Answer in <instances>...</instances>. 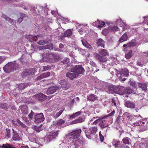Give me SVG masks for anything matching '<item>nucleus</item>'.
Masks as SVG:
<instances>
[{
    "instance_id": "f257e3e1",
    "label": "nucleus",
    "mask_w": 148,
    "mask_h": 148,
    "mask_svg": "<svg viewBox=\"0 0 148 148\" xmlns=\"http://www.w3.org/2000/svg\"><path fill=\"white\" fill-rule=\"evenodd\" d=\"M99 54L95 53L94 55V57L101 62H105L107 61V58L105 57L107 54L106 50L104 49H102L99 52Z\"/></svg>"
},
{
    "instance_id": "f03ea898",
    "label": "nucleus",
    "mask_w": 148,
    "mask_h": 148,
    "mask_svg": "<svg viewBox=\"0 0 148 148\" xmlns=\"http://www.w3.org/2000/svg\"><path fill=\"white\" fill-rule=\"evenodd\" d=\"M15 61L8 63L3 67L4 71L5 73H10L13 71L14 69H16L18 64L14 63Z\"/></svg>"
},
{
    "instance_id": "7ed1b4c3",
    "label": "nucleus",
    "mask_w": 148,
    "mask_h": 148,
    "mask_svg": "<svg viewBox=\"0 0 148 148\" xmlns=\"http://www.w3.org/2000/svg\"><path fill=\"white\" fill-rule=\"evenodd\" d=\"M97 129L95 127L90 128L88 130L85 131L86 135L89 139H93L96 137L95 134L97 131Z\"/></svg>"
},
{
    "instance_id": "20e7f679",
    "label": "nucleus",
    "mask_w": 148,
    "mask_h": 148,
    "mask_svg": "<svg viewBox=\"0 0 148 148\" xmlns=\"http://www.w3.org/2000/svg\"><path fill=\"white\" fill-rule=\"evenodd\" d=\"M42 56L43 59H47L49 62H56V54L54 53H48L46 52L42 54Z\"/></svg>"
},
{
    "instance_id": "39448f33",
    "label": "nucleus",
    "mask_w": 148,
    "mask_h": 148,
    "mask_svg": "<svg viewBox=\"0 0 148 148\" xmlns=\"http://www.w3.org/2000/svg\"><path fill=\"white\" fill-rule=\"evenodd\" d=\"M81 129H76L68 134V136L71 139L77 138L80 136Z\"/></svg>"
},
{
    "instance_id": "423d86ee",
    "label": "nucleus",
    "mask_w": 148,
    "mask_h": 148,
    "mask_svg": "<svg viewBox=\"0 0 148 148\" xmlns=\"http://www.w3.org/2000/svg\"><path fill=\"white\" fill-rule=\"evenodd\" d=\"M73 72H75L77 77L79 74H83L84 72V68L80 65H75L73 68Z\"/></svg>"
},
{
    "instance_id": "0eeeda50",
    "label": "nucleus",
    "mask_w": 148,
    "mask_h": 148,
    "mask_svg": "<svg viewBox=\"0 0 148 148\" xmlns=\"http://www.w3.org/2000/svg\"><path fill=\"white\" fill-rule=\"evenodd\" d=\"M36 71L34 69H26L23 71L21 74V75L23 77L28 75H34Z\"/></svg>"
},
{
    "instance_id": "6e6552de",
    "label": "nucleus",
    "mask_w": 148,
    "mask_h": 148,
    "mask_svg": "<svg viewBox=\"0 0 148 148\" xmlns=\"http://www.w3.org/2000/svg\"><path fill=\"white\" fill-rule=\"evenodd\" d=\"M43 9L42 6L40 5H36L31 8V11L33 13L36 14H39L40 12Z\"/></svg>"
},
{
    "instance_id": "1a4fd4ad",
    "label": "nucleus",
    "mask_w": 148,
    "mask_h": 148,
    "mask_svg": "<svg viewBox=\"0 0 148 148\" xmlns=\"http://www.w3.org/2000/svg\"><path fill=\"white\" fill-rule=\"evenodd\" d=\"M111 25L109 26L108 29H105L103 31V32H105L106 33H108L109 31L115 32L119 31L120 29L117 26H114L113 25L111 24Z\"/></svg>"
},
{
    "instance_id": "9d476101",
    "label": "nucleus",
    "mask_w": 148,
    "mask_h": 148,
    "mask_svg": "<svg viewBox=\"0 0 148 148\" xmlns=\"http://www.w3.org/2000/svg\"><path fill=\"white\" fill-rule=\"evenodd\" d=\"M72 139L73 140L71 144L70 148H77L81 144V141L80 140L77 138Z\"/></svg>"
},
{
    "instance_id": "9b49d317",
    "label": "nucleus",
    "mask_w": 148,
    "mask_h": 148,
    "mask_svg": "<svg viewBox=\"0 0 148 148\" xmlns=\"http://www.w3.org/2000/svg\"><path fill=\"white\" fill-rule=\"evenodd\" d=\"M115 70L116 71V74L118 76L121 75L123 76L124 75L126 77H127L129 75L128 71L127 69H122L121 71H119L116 69H115Z\"/></svg>"
},
{
    "instance_id": "f8f14e48",
    "label": "nucleus",
    "mask_w": 148,
    "mask_h": 148,
    "mask_svg": "<svg viewBox=\"0 0 148 148\" xmlns=\"http://www.w3.org/2000/svg\"><path fill=\"white\" fill-rule=\"evenodd\" d=\"M33 98L38 100L43 101L46 99V96L42 93L37 94Z\"/></svg>"
},
{
    "instance_id": "ddd939ff",
    "label": "nucleus",
    "mask_w": 148,
    "mask_h": 148,
    "mask_svg": "<svg viewBox=\"0 0 148 148\" xmlns=\"http://www.w3.org/2000/svg\"><path fill=\"white\" fill-rule=\"evenodd\" d=\"M60 82V84L61 85L62 88L63 90H67L70 86V84L67 81L62 80H61Z\"/></svg>"
},
{
    "instance_id": "4468645a",
    "label": "nucleus",
    "mask_w": 148,
    "mask_h": 148,
    "mask_svg": "<svg viewBox=\"0 0 148 148\" xmlns=\"http://www.w3.org/2000/svg\"><path fill=\"white\" fill-rule=\"evenodd\" d=\"M58 89V88L56 86L51 87L48 89L46 93L47 95L53 94Z\"/></svg>"
},
{
    "instance_id": "2eb2a0df",
    "label": "nucleus",
    "mask_w": 148,
    "mask_h": 148,
    "mask_svg": "<svg viewBox=\"0 0 148 148\" xmlns=\"http://www.w3.org/2000/svg\"><path fill=\"white\" fill-rule=\"evenodd\" d=\"M58 133V132L56 131L54 132L51 134H49V135L45 137V139L47 140V141L49 142L53 139L54 138L56 137L57 136Z\"/></svg>"
},
{
    "instance_id": "dca6fc26",
    "label": "nucleus",
    "mask_w": 148,
    "mask_h": 148,
    "mask_svg": "<svg viewBox=\"0 0 148 148\" xmlns=\"http://www.w3.org/2000/svg\"><path fill=\"white\" fill-rule=\"evenodd\" d=\"M39 37H40L39 35L33 36L29 35L26 36V38L30 42H32L33 41H36L37 38Z\"/></svg>"
},
{
    "instance_id": "f3484780",
    "label": "nucleus",
    "mask_w": 148,
    "mask_h": 148,
    "mask_svg": "<svg viewBox=\"0 0 148 148\" xmlns=\"http://www.w3.org/2000/svg\"><path fill=\"white\" fill-rule=\"evenodd\" d=\"M66 76L71 79H73L77 77L76 74L73 72V69L71 70L70 72L67 73Z\"/></svg>"
},
{
    "instance_id": "a211bd4d",
    "label": "nucleus",
    "mask_w": 148,
    "mask_h": 148,
    "mask_svg": "<svg viewBox=\"0 0 148 148\" xmlns=\"http://www.w3.org/2000/svg\"><path fill=\"white\" fill-rule=\"evenodd\" d=\"M121 23L119 25L120 27H121L122 30L123 31L125 29L127 28V25L124 22H123L121 19H118L116 22V24L117 25H118V23Z\"/></svg>"
},
{
    "instance_id": "6ab92c4d",
    "label": "nucleus",
    "mask_w": 148,
    "mask_h": 148,
    "mask_svg": "<svg viewBox=\"0 0 148 148\" xmlns=\"http://www.w3.org/2000/svg\"><path fill=\"white\" fill-rule=\"evenodd\" d=\"M116 93L120 95L125 94V88L122 86H120L116 88Z\"/></svg>"
},
{
    "instance_id": "aec40b11",
    "label": "nucleus",
    "mask_w": 148,
    "mask_h": 148,
    "mask_svg": "<svg viewBox=\"0 0 148 148\" xmlns=\"http://www.w3.org/2000/svg\"><path fill=\"white\" fill-rule=\"evenodd\" d=\"M105 43V41L100 38H99L96 40V44L98 47H101L103 48H104Z\"/></svg>"
},
{
    "instance_id": "412c9836",
    "label": "nucleus",
    "mask_w": 148,
    "mask_h": 148,
    "mask_svg": "<svg viewBox=\"0 0 148 148\" xmlns=\"http://www.w3.org/2000/svg\"><path fill=\"white\" fill-rule=\"evenodd\" d=\"M125 105L128 108H135V104L133 102L129 101H127L125 102Z\"/></svg>"
},
{
    "instance_id": "4be33fe9",
    "label": "nucleus",
    "mask_w": 148,
    "mask_h": 148,
    "mask_svg": "<svg viewBox=\"0 0 148 148\" xmlns=\"http://www.w3.org/2000/svg\"><path fill=\"white\" fill-rule=\"evenodd\" d=\"M19 108H20L23 114H26L28 113L27 107L26 105L21 106Z\"/></svg>"
},
{
    "instance_id": "5701e85b",
    "label": "nucleus",
    "mask_w": 148,
    "mask_h": 148,
    "mask_svg": "<svg viewBox=\"0 0 148 148\" xmlns=\"http://www.w3.org/2000/svg\"><path fill=\"white\" fill-rule=\"evenodd\" d=\"M2 16L6 20L9 21L12 24L14 25L16 23V21L15 20H14L13 19L9 18L5 14H3Z\"/></svg>"
},
{
    "instance_id": "b1692460",
    "label": "nucleus",
    "mask_w": 148,
    "mask_h": 148,
    "mask_svg": "<svg viewBox=\"0 0 148 148\" xmlns=\"http://www.w3.org/2000/svg\"><path fill=\"white\" fill-rule=\"evenodd\" d=\"M138 86L140 88H141L144 92L146 91L147 86L146 84L144 83H138Z\"/></svg>"
},
{
    "instance_id": "393cba45",
    "label": "nucleus",
    "mask_w": 148,
    "mask_h": 148,
    "mask_svg": "<svg viewBox=\"0 0 148 148\" xmlns=\"http://www.w3.org/2000/svg\"><path fill=\"white\" fill-rule=\"evenodd\" d=\"M36 120H44L45 118L42 113L37 114L35 115Z\"/></svg>"
},
{
    "instance_id": "a878e982",
    "label": "nucleus",
    "mask_w": 148,
    "mask_h": 148,
    "mask_svg": "<svg viewBox=\"0 0 148 148\" xmlns=\"http://www.w3.org/2000/svg\"><path fill=\"white\" fill-rule=\"evenodd\" d=\"M81 41L82 44L86 47L88 49H90L92 48L91 45L89 44L85 39H82Z\"/></svg>"
},
{
    "instance_id": "bb28decb",
    "label": "nucleus",
    "mask_w": 148,
    "mask_h": 148,
    "mask_svg": "<svg viewBox=\"0 0 148 148\" xmlns=\"http://www.w3.org/2000/svg\"><path fill=\"white\" fill-rule=\"evenodd\" d=\"M12 131L14 133L13 135V139L15 141L20 140V138L18 134L17 133L15 132L13 129L12 130Z\"/></svg>"
},
{
    "instance_id": "cd10ccee",
    "label": "nucleus",
    "mask_w": 148,
    "mask_h": 148,
    "mask_svg": "<svg viewBox=\"0 0 148 148\" xmlns=\"http://www.w3.org/2000/svg\"><path fill=\"white\" fill-rule=\"evenodd\" d=\"M128 38L127 35L125 33L124 34L122 37H121L120 39L119 40V42L121 43L124 41H126Z\"/></svg>"
},
{
    "instance_id": "c85d7f7f",
    "label": "nucleus",
    "mask_w": 148,
    "mask_h": 148,
    "mask_svg": "<svg viewBox=\"0 0 148 148\" xmlns=\"http://www.w3.org/2000/svg\"><path fill=\"white\" fill-rule=\"evenodd\" d=\"M82 113V112L81 111L77 112L71 116H70V119H74L78 116L79 115Z\"/></svg>"
},
{
    "instance_id": "c756f323",
    "label": "nucleus",
    "mask_w": 148,
    "mask_h": 148,
    "mask_svg": "<svg viewBox=\"0 0 148 148\" xmlns=\"http://www.w3.org/2000/svg\"><path fill=\"white\" fill-rule=\"evenodd\" d=\"M53 47V45L52 44L49 45H47L46 46H42L41 47V48L42 49H52Z\"/></svg>"
},
{
    "instance_id": "7c9ffc66",
    "label": "nucleus",
    "mask_w": 148,
    "mask_h": 148,
    "mask_svg": "<svg viewBox=\"0 0 148 148\" xmlns=\"http://www.w3.org/2000/svg\"><path fill=\"white\" fill-rule=\"evenodd\" d=\"M12 123L14 124L18 125V124L20 125L21 127H25L26 126L25 124L21 122V121H12Z\"/></svg>"
},
{
    "instance_id": "2f4dec72",
    "label": "nucleus",
    "mask_w": 148,
    "mask_h": 148,
    "mask_svg": "<svg viewBox=\"0 0 148 148\" xmlns=\"http://www.w3.org/2000/svg\"><path fill=\"white\" fill-rule=\"evenodd\" d=\"M97 98L96 96H95L93 94H91L88 96L87 99L90 101H94Z\"/></svg>"
},
{
    "instance_id": "473e14b6",
    "label": "nucleus",
    "mask_w": 148,
    "mask_h": 148,
    "mask_svg": "<svg viewBox=\"0 0 148 148\" xmlns=\"http://www.w3.org/2000/svg\"><path fill=\"white\" fill-rule=\"evenodd\" d=\"M115 113L114 110H113L112 112L107 115H104L101 117V119H107L109 116H113Z\"/></svg>"
},
{
    "instance_id": "72a5a7b5",
    "label": "nucleus",
    "mask_w": 148,
    "mask_h": 148,
    "mask_svg": "<svg viewBox=\"0 0 148 148\" xmlns=\"http://www.w3.org/2000/svg\"><path fill=\"white\" fill-rule=\"evenodd\" d=\"M50 76V73L49 72H47L46 73H44L42 74V75H40V76H39L38 77V79H42L43 78H45Z\"/></svg>"
},
{
    "instance_id": "f704fd0d",
    "label": "nucleus",
    "mask_w": 148,
    "mask_h": 148,
    "mask_svg": "<svg viewBox=\"0 0 148 148\" xmlns=\"http://www.w3.org/2000/svg\"><path fill=\"white\" fill-rule=\"evenodd\" d=\"M72 32L71 29L67 30L64 33V36L65 37H69L71 35Z\"/></svg>"
},
{
    "instance_id": "c9c22d12",
    "label": "nucleus",
    "mask_w": 148,
    "mask_h": 148,
    "mask_svg": "<svg viewBox=\"0 0 148 148\" xmlns=\"http://www.w3.org/2000/svg\"><path fill=\"white\" fill-rule=\"evenodd\" d=\"M123 47H131L134 46V42L133 41L129 42L127 44H124L123 45Z\"/></svg>"
},
{
    "instance_id": "e433bc0d",
    "label": "nucleus",
    "mask_w": 148,
    "mask_h": 148,
    "mask_svg": "<svg viewBox=\"0 0 148 148\" xmlns=\"http://www.w3.org/2000/svg\"><path fill=\"white\" fill-rule=\"evenodd\" d=\"M133 54L132 51L130 50L128 53L125 54V57L127 59L130 58L132 57Z\"/></svg>"
},
{
    "instance_id": "4c0bfd02",
    "label": "nucleus",
    "mask_w": 148,
    "mask_h": 148,
    "mask_svg": "<svg viewBox=\"0 0 148 148\" xmlns=\"http://www.w3.org/2000/svg\"><path fill=\"white\" fill-rule=\"evenodd\" d=\"M42 124H41L39 126H36L34 127V129L37 132H39L41 131H42L43 129L41 127L42 126Z\"/></svg>"
},
{
    "instance_id": "58836bf2",
    "label": "nucleus",
    "mask_w": 148,
    "mask_h": 148,
    "mask_svg": "<svg viewBox=\"0 0 148 148\" xmlns=\"http://www.w3.org/2000/svg\"><path fill=\"white\" fill-rule=\"evenodd\" d=\"M48 41L47 40H40L37 42V43L40 45H44L48 43Z\"/></svg>"
},
{
    "instance_id": "ea45409f",
    "label": "nucleus",
    "mask_w": 148,
    "mask_h": 148,
    "mask_svg": "<svg viewBox=\"0 0 148 148\" xmlns=\"http://www.w3.org/2000/svg\"><path fill=\"white\" fill-rule=\"evenodd\" d=\"M125 94H130L132 92V90L129 87L125 88Z\"/></svg>"
},
{
    "instance_id": "a19ab883",
    "label": "nucleus",
    "mask_w": 148,
    "mask_h": 148,
    "mask_svg": "<svg viewBox=\"0 0 148 148\" xmlns=\"http://www.w3.org/2000/svg\"><path fill=\"white\" fill-rule=\"evenodd\" d=\"M99 125L102 128H104L108 126V125L105 123V121H101Z\"/></svg>"
},
{
    "instance_id": "79ce46f5",
    "label": "nucleus",
    "mask_w": 148,
    "mask_h": 148,
    "mask_svg": "<svg viewBox=\"0 0 148 148\" xmlns=\"http://www.w3.org/2000/svg\"><path fill=\"white\" fill-rule=\"evenodd\" d=\"M28 86L27 84H21L18 86V88L20 90L24 89Z\"/></svg>"
},
{
    "instance_id": "37998d69",
    "label": "nucleus",
    "mask_w": 148,
    "mask_h": 148,
    "mask_svg": "<svg viewBox=\"0 0 148 148\" xmlns=\"http://www.w3.org/2000/svg\"><path fill=\"white\" fill-rule=\"evenodd\" d=\"M20 17L19 18L18 20V21L19 23L21 22L23 20V18L25 17V14L23 13L20 14Z\"/></svg>"
},
{
    "instance_id": "c03bdc74",
    "label": "nucleus",
    "mask_w": 148,
    "mask_h": 148,
    "mask_svg": "<svg viewBox=\"0 0 148 148\" xmlns=\"http://www.w3.org/2000/svg\"><path fill=\"white\" fill-rule=\"evenodd\" d=\"M98 22H99L98 23H99V28H102L103 26H104L105 24V23L103 21H99V20H98Z\"/></svg>"
},
{
    "instance_id": "a18cd8bd",
    "label": "nucleus",
    "mask_w": 148,
    "mask_h": 148,
    "mask_svg": "<svg viewBox=\"0 0 148 148\" xmlns=\"http://www.w3.org/2000/svg\"><path fill=\"white\" fill-rule=\"evenodd\" d=\"M80 121H72V122H71V123H70L69 122H66V126H67L69 125L70 124H73L78 123L82 122V121H81L80 122Z\"/></svg>"
},
{
    "instance_id": "49530a36",
    "label": "nucleus",
    "mask_w": 148,
    "mask_h": 148,
    "mask_svg": "<svg viewBox=\"0 0 148 148\" xmlns=\"http://www.w3.org/2000/svg\"><path fill=\"white\" fill-rule=\"evenodd\" d=\"M64 123V121H55L53 122L55 125H61Z\"/></svg>"
},
{
    "instance_id": "de8ad7c7",
    "label": "nucleus",
    "mask_w": 148,
    "mask_h": 148,
    "mask_svg": "<svg viewBox=\"0 0 148 148\" xmlns=\"http://www.w3.org/2000/svg\"><path fill=\"white\" fill-rule=\"evenodd\" d=\"M120 141H119L114 140L113 141L112 144L116 147H118L120 145Z\"/></svg>"
},
{
    "instance_id": "09e8293b",
    "label": "nucleus",
    "mask_w": 148,
    "mask_h": 148,
    "mask_svg": "<svg viewBox=\"0 0 148 148\" xmlns=\"http://www.w3.org/2000/svg\"><path fill=\"white\" fill-rule=\"evenodd\" d=\"M91 70L92 72H93L94 73L97 72L99 70V69L97 68L96 66H93L91 67Z\"/></svg>"
},
{
    "instance_id": "8fccbe9b",
    "label": "nucleus",
    "mask_w": 148,
    "mask_h": 148,
    "mask_svg": "<svg viewBox=\"0 0 148 148\" xmlns=\"http://www.w3.org/2000/svg\"><path fill=\"white\" fill-rule=\"evenodd\" d=\"M5 133L7 137L9 138L10 137V129L6 128Z\"/></svg>"
},
{
    "instance_id": "3c124183",
    "label": "nucleus",
    "mask_w": 148,
    "mask_h": 148,
    "mask_svg": "<svg viewBox=\"0 0 148 148\" xmlns=\"http://www.w3.org/2000/svg\"><path fill=\"white\" fill-rule=\"evenodd\" d=\"M0 107L5 110H7L8 108L7 104L5 103L1 104Z\"/></svg>"
},
{
    "instance_id": "603ef678",
    "label": "nucleus",
    "mask_w": 148,
    "mask_h": 148,
    "mask_svg": "<svg viewBox=\"0 0 148 148\" xmlns=\"http://www.w3.org/2000/svg\"><path fill=\"white\" fill-rule=\"evenodd\" d=\"M134 46H138L140 45L141 44V42L140 41H134Z\"/></svg>"
},
{
    "instance_id": "864d4df0",
    "label": "nucleus",
    "mask_w": 148,
    "mask_h": 148,
    "mask_svg": "<svg viewBox=\"0 0 148 148\" xmlns=\"http://www.w3.org/2000/svg\"><path fill=\"white\" fill-rule=\"evenodd\" d=\"M32 7H31L29 4H27L26 5H25L23 7V8L25 10H29L31 11V9Z\"/></svg>"
},
{
    "instance_id": "5fc2aeb1",
    "label": "nucleus",
    "mask_w": 148,
    "mask_h": 148,
    "mask_svg": "<svg viewBox=\"0 0 148 148\" xmlns=\"http://www.w3.org/2000/svg\"><path fill=\"white\" fill-rule=\"evenodd\" d=\"M129 139V138H128L127 137L123 138L122 140L123 143L125 144H129L130 143L129 141L128 140Z\"/></svg>"
},
{
    "instance_id": "6e6d98bb",
    "label": "nucleus",
    "mask_w": 148,
    "mask_h": 148,
    "mask_svg": "<svg viewBox=\"0 0 148 148\" xmlns=\"http://www.w3.org/2000/svg\"><path fill=\"white\" fill-rule=\"evenodd\" d=\"M70 61L69 59L67 58H66L63 61H61V62H62L64 64H67Z\"/></svg>"
},
{
    "instance_id": "4d7b16f0",
    "label": "nucleus",
    "mask_w": 148,
    "mask_h": 148,
    "mask_svg": "<svg viewBox=\"0 0 148 148\" xmlns=\"http://www.w3.org/2000/svg\"><path fill=\"white\" fill-rule=\"evenodd\" d=\"M51 67L49 66H44L43 68L42 69V71H45L47 70H49L51 69Z\"/></svg>"
},
{
    "instance_id": "13d9d810",
    "label": "nucleus",
    "mask_w": 148,
    "mask_h": 148,
    "mask_svg": "<svg viewBox=\"0 0 148 148\" xmlns=\"http://www.w3.org/2000/svg\"><path fill=\"white\" fill-rule=\"evenodd\" d=\"M99 136L100 138V140L102 142L103 141L104 139L103 136L102 135L101 133V132L99 133Z\"/></svg>"
},
{
    "instance_id": "bf43d9fd",
    "label": "nucleus",
    "mask_w": 148,
    "mask_h": 148,
    "mask_svg": "<svg viewBox=\"0 0 148 148\" xmlns=\"http://www.w3.org/2000/svg\"><path fill=\"white\" fill-rule=\"evenodd\" d=\"M98 23L99 22H98V20H97V21L93 22L92 23V25L93 26H96V27H98Z\"/></svg>"
},
{
    "instance_id": "052dcab7",
    "label": "nucleus",
    "mask_w": 148,
    "mask_h": 148,
    "mask_svg": "<svg viewBox=\"0 0 148 148\" xmlns=\"http://www.w3.org/2000/svg\"><path fill=\"white\" fill-rule=\"evenodd\" d=\"M5 59V58L4 57H0V64L2 63Z\"/></svg>"
},
{
    "instance_id": "680f3d73",
    "label": "nucleus",
    "mask_w": 148,
    "mask_h": 148,
    "mask_svg": "<svg viewBox=\"0 0 148 148\" xmlns=\"http://www.w3.org/2000/svg\"><path fill=\"white\" fill-rule=\"evenodd\" d=\"M34 112L32 111H31V113L29 114V117L30 119H32V118L34 115Z\"/></svg>"
},
{
    "instance_id": "e2e57ef3",
    "label": "nucleus",
    "mask_w": 148,
    "mask_h": 148,
    "mask_svg": "<svg viewBox=\"0 0 148 148\" xmlns=\"http://www.w3.org/2000/svg\"><path fill=\"white\" fill-rule=\"evenodd\" d=\"M116 100L114 98H113L112 99V103H114V105L115 106H116Z\"/></svg>"
},
{
    "instance_id": "0e129e2a",
    "label": "nucleus",
    "mask_w": 148,
    "mask_h": 148,
    "mask_svg": "<svg viewBox=\"0 0 148 148\" xmlns=\"http://www.w3.org/2000/svg\"><path fill=\"white\" fill-rule=\"evenodd\" d=\"M145 23H146L147 25H148V16L146 17H145Z\"/></svg>"
},
{
    "instance_id": "69168bd1",
    "label": "nucleus",
    "mask_w": 148,
    "mask_h": 148,
    "mask_svg": "<svg viewBox=\"0 0 148 148\" xmlns=\"http://www.w3.org/2000/svg\"><path fill=\"white\" fill-rule=\"evenodd\" d=\"M78 31L80 34H82L84 33V31H83L82 30V29H79Z\"/></svg>"
},
{
    "instance_id": "338daca9",
    "label": "nucleus",
    "mask_w": 148,
    "mask_h": 148,
    "mask_svg": "<svg viewBox=\"0 0 148 148\" xmlns=\"http://www.w3.org/2000/svg\"><path fill=\"white\" fill-rule=\"evenodd\" d=\"M59 47L60 48L62 49L64 48V46L63 44L61 43L59 44Z\"/></svg>"
},
{
    "instance_id": "774afa93",
    "label": "nucleus",
    "mask_w": 148,
    "mask_h": 148,
    "mask_svg": "<svg viewBox=\"0 0 148 148\" xmlns=\"http://www.w3.org/2000/svg\"><path fill=\"white\" fill-rule=\"evenodd\" d=\"M137 65L140 66H143V64L141 63L140 62H139L137 63Z\"/></svg>"
}]
</instances>
